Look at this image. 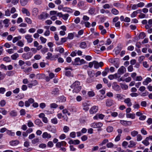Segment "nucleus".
Returning a JSON list of instances; mask_svg holds the SVG:
<instances>
[{
    "label": "nucleus",
    "instance_id": "f257e3e1",
    "mask_svg": "<svg viewBox=\"0 0 152 152\" xmlns=\"http://www.w3.org/2000/svg\"><path fill=\"white\" fill-rule=\"evenodd\" d=\"M70 87L73 89V93L77 94L79 93L82 88L80 82L78 81H76L73 83L71 86Z\"/></svg>",
    "mask_w": 152,
    "mask_h": 152
},
{
    "label": "nucleus",
    "instance_id": "f03ea898",
    "mask_svg": "<svg viewBox=\"0 0 152 152\" xmlns=\"http://www.w3.org/2000/svg\"><path fill=\"white\" fill-rule=\"evenodd\" d=\"M47 56L45 58L47 59H50L51 61L56 60L58 57V55L56 54L52 55V53L50 52H48L47 54Z\"/></svg>",
    "mask_w": 152,
    "mask_h": 152
},
{
    "label": "nucleus",
    "instance_id": "7ed1b4c3",
    "mask_svg": "<svg viewBox=\"0 0 152 152\" xmlns=\"http://www.w3.org/2000/svg\"><path fill=\"white\" fill-rule=\"evenodd\" d=\"M75 64L76 65H81L86 63V61L83 59H80L79 57L75 59Z\"/></svg>",
    "mask_w": 152,
    "mask_h": 152
},
{
    "label": "nucleus",
    "instance_id": "20e7f679",
    "mask_svg": "<svg viewBox=\"0 0 152 152\" xmlns=\"http://www.w3.org/2000/svg\"><path fill=\"white\" fill-rule=\"evenodd\" d=\"M90 126L94 128H99L102 126L103 124L100 122H94L91 123Z\"/></svg>",
    "mask_w": 152,
    "mask_h": 152
},
{
    "label": "nucleus",
    "instance_id": "39448f33",
    "mask_svg": "<svg viewBox=\"0 0 152 152\" xmlns=\"http://www.w3.org/2000/svg\"><path fill=\"white\" fill-rule=\"evenodd\" d=\"M125 96L121 94H118L115 95V98L118 101H122L124 99Z\"/></svg>",
    "mask_w": 152,
    "mask_h": 152
},
{
    "label": "nucleus",
    "instance_id": "423d86ee",
    "mask_svg": "<svg viewBox=\"0 0 152 152\" xmlns=\"http://www.w3.org/2000/svg\"><path fill=\"white\" fill-rule=\"evenodd\" d=\"M120 123L121 125L125 126H131L132 124V121L124 120H120Z\"/></svg>",
    "mask_w": 152,
    "mask_h": 152
},
{
    "label": "nucleus",
    "instance_id": "0eeeda50",
    "mask_svg": "<svg viewBox=\"0 0 152 152\" xmlns=\"http://www.w3.org/2000/svg\"><path fill=\"white\" fill-rule=\"evenodd\" d=\"M49 15L46 12H42L38 16L39 20H45L48 17Z\"/></svg>",
    "mask_w": 152,
    "mask_h": 152
},
{
    "label": "nucleus",
    "instance_id": "6e6552de",
    "mask_svg": "<svg viewBox=\"0 0 152 152\" xmlns=\"http://www.w3.org/2000/svg\"><path fill=\"white\" fill-rule=\"evenodd\" d=\"M94 63V67L95 69H98L100 67H102L103 65V63L102 62H100L98 63L97 61H93Z\"/></svg>",
    "mask_w": 152,
    "mask_h": 152
},
{
    "label": "nucleus",
    "instance_id": "1a4fd4ad",
    "mask_svg": "<svg viewBox=\"0 0 152 152\" xmlns=\"http://www.w3.org/2000/svg\"><path fill=\"white\" fill-rule=\"evenodd\" d=\"M33 53L31 52H28L26 53H24L22 55V57L26 60L31 58L33 56Z\"/></svg>",
    "mask_w": 152,
    "mask_h": 152
},
{
    "label": "nucleus",
    "instance_id": "9d476101",
    "mask_svg": "<svg viewBox=\"0 0 152 152\" xmlns=\"http://www.w3.org/2000/svg\"><path fill=\"white\" fill-rule=\"evenodd\" d=\"M98 107L97 106L94 105L92 106L89 110L91 114H93L96 113L98 110Z\"/></svg>",
    "mask_w": 152,
    "mask_h": 152
},
{
    "label": "nucleus",
    "instance_id": "9b49d317",
    "mask_svg": "<svg viewBox=\"0 0 152 152\" xmlns=\"http://www.w3.org/2000/svg\"><path fill=\"white\" fill-rule=\"evenodd\" d=\"M38 84V81L36 80H32L31 83L28 84L27 86L29 88H32L33 86H37Z\"/></svg>",
    "mask_w": 152,
    "mask_h": 152
},
{
    "label": "nucleus",
    "instance_id": "f8f14e48",
    "mask_svg": "<svg viewBox=\"0 0 152 152\" xmlns=\"http://www.w3.org/2000/svg\"><path fill=\"white\" fill-rule=\"evenodd\" d=\"M126 72V68L123 66H121L118 69L117 72L118 74L120 75H122Z\"/></svg>",
    "mask_w": 152,
    "mask_h": 152
},
{
    "label": "nucleus",
    "instance_id": "ddd939ff",
    "mask_svg": "<svg viewBox=\"0 0 152 152\" xmlns=\"http://www.w3.org/2000/svg\"><path fill=\"white\" fill-rule=\"evenodd\" d=\"M34 102V100L32 98H30L28 100L25 102V105L26 107H29L30 104L33 103Z\"/></svg>",
    "mask_w": 152,
    "mask_h": 152
},
{
    "label": "nucleus",
    "instance_id": "4468645a",
    "mask_svg": "<svg viewBox=\"0 0 152 152\" xmlns=\"http://www.w3.org/2000/svg\"><path fill=\"white\" fill-rule=\"evenodd\" d=\"M25 37L28 43H31L33 41V38L32 37L31 35L27 34L25 35Z\"/></svg>",
    "mask_w": 152,
    "mask_h": 152
},
{
    "label": "nucleus",
    "instance_id": "2eb2a0df",
    "mask_svg": "<svg viewBox=\"0 0 152 152\" xmlns=\"http://www.w3.org/2000/svg\"><path fill=\"white\" fill-rule=\"evenodd\" d=\"M114 104L113 100L110 99H107L105 101L106 105L107 107H110Z\"/></svg>",
    "mask_w": 152,
    "mask_h": 152
},
{
    "label": "nucleus",
    "instance_id": "dca6fc26",
    "mask_svg": "<svg viewBox=\"0 0 152 152\" xmlns=\"http://www.w3.org/2000/svg\"><path fill=\"white\" fill-rule=\"evenodd\" d=\"M83 109L85 111H87L89 109V105L86 102H83L82 104Z\"/></svg>",
    "mask_w": 152,
    "mask_h": 152
},
{
    "label": "nucleus",
    "instance_id": "f3484780",
    "mask_svg": "<svg viewBox=\"0 0 152 152\" xmlns=\"http://www.w3.org/2000/svg\"><path fill=\"white\" fill-rule=\"evenodd\" d=\"M124 102L127 104L128 107H130L132 105V103L131 102V100L129 98L125 99L124 100Z\"/></svg>",
    "mask_w": 152,
    "mask_h": 152
},
{
    "label": "nucleus",
    "instance_id": "a211bd4d",
    "mask_svg": "<svg viewBox=\"0 0 152 152\" xmlns=\"http://www.w3.org/2000/svg\"><path fill=\"white\" fill-rule=\"evenodd\" d=\"M51 94L53 95L56 96L59 94V89L58 88H53L51 91Z\"/></svg>",
    "mask_w": 152,
    "mask_h": 152
},
{
    "label": "nucleus",
    "instance_id": "6ab92c4d",
    "mask_svg": "<svg viewBox=\"0 0 152 152\" xmlns=\"http://www.w3.org/2000/svg\"><path fill=\"white\" fill-rule=\"evenodd\" d=\"M57 116L58 118L59 119L63 118V119L66 121L67 120V117L66 115H63L61 113H58L57 114Z\"/></svg>",
    "mask_w": 152,
    "mask_h": 152
},
{
    "label": "nucleus",
    "instance_id": "aec40b11",
    "mask_svg": "<svg viewBox=\"0 0 152 152\" xmlns=\"http://www.w3.org/2000/svg\"><path fill=\"white\" fill-rule=\"evenodd\" d=\"M113 88L115 91H119L120 90L119 86L116 82L114 83L112 85Z\"/></svg>",
    "mask_w": 152,
    "mask_h": 152
},
{
    "label": "nucleus",
    "instance_id": "412c9836",
    "mask_svg": "<svg viewBox=\"0 0 152 152\" xmlns=\"http://www.w3.org/2000/svg\"><path fill=\"white\" fill-rule=\"evenodd\" d=\"M22 13L23 14H25L26 16H30V13L28 10L25 8H23L21 10Z\"/></svg>",
    "mask_w": 152,
    "mask_h": 152
},
{
    "label": "nucleus",
    "instance_id": "4be33fe9",
    "mask_svg": "<svg viewBox=\"0 0 152 152\" xmlns=\"http://www.w3.org/2000/svg\"><path fill=\"white\" fill-rule=\"evenodd\" d=\"M42 137L44 139H50L51 138V134L46 132H44L42 134Z\"/></svg>",
    "mask_w": 152,
    "mask_h": 152
},
{
    "label": "nucleus",
    "instance_id": "5701e85b",
    "mask_svg": "<svg viewBox=\"0 0 152 152\" xmlns=\"http://www.w3.org/2000/svg\"><path fill=\"white\" fill-rule=\"evenodd\" d=\"M32 13L33 16H36L39 13V10L37 8H34L33 9Z\"/></svg>",
    "mask_w": 152,
    "mask_h": 152
},
{
    "label": "nucleus",
    "instance_id": "b1692460",
    "mask_svg": "<svg viewBox=\"0 0 152 152\" xmlns=\"http://www.w3.org/2000/svg\"><path fill=\"white\" fill-rule=\"evenodd\" d=\"M126 117L127 118H130L132 119H134L135 118V114L134 113H126Z\"/></svg>",
    "mask_w": 152,
    "mask_h": 152
},
{
    "label": "nucleus",
    "instance_id": "393cba45",
    "mask_svg": "<svg viewBox=\"0 0 152 152\" xmlns=\"http://www.w3.org/2000/svg\"><path fill=\"white\" fill-rule=\"evenodd\" d=\"M34 123L39 127H42L43 125V123L39 119L36 120L34 121Z\"/></svg>",
    "mask_w": 152,
    "mask_h": 152
},
{
    "label": "nucleus",
    "instance_id": "a878e982",
    "mask_svg": "<svg viewBox=\"0 0 152 152\" xmlns=\"http://www.w3.org/2000/svg\"><path fill=\"white\" fill-rule=\"evenodd\" d=\"M95 10V8L94 7L90 8L88 11V13L91 15H96Z\"/></svg>",
    "mask_w": 152,
    "mask_h": 152
},
{
    "label": "nucleus",
    "instance_id": "bb28decb",
    "mask_svg": "<svg viewBox=\"0 0 152 152\" xmlns=\"http://www.w3.org/2000/svg\"><path fill=\"white\" fill-rule=\"evenodd\" d=\"M151 79L150 77H148L143 82L142 84L144 85H147L149 83L151 82Z\"/></svg>",
    "mask_w": 152,
    "mask_h": 152
},
{
    "label": "nucleus",
    "instance_id": "cd10ccee",
    "mask_svg": "<svg viewBox=\"0 0 152 152\" xmlns=\"http://www.w3.org/2000/svg\"><path fill=\"white\" fill-rule=\"evenodd\" d=\"M63 11L69 13H72L73 12V10L72 9L69 7H64Z\"/></svg>",
    "mask_w": 152,
    "mask_h": 152
},
{
    "label": "nucleus",
    "instance_id": "c85d7f7f",
    "mask_svg": "<svg viewBox=\"0 0 152 152\" xmlns=\"http://www.w3.org/2000/svg\"><path fill=\"white\" fill-rule=\"evenodd\" d=\"M109 72V68L108 67H107L106 68L104 71L102 72V75L104 77L106 76L107 73Z\"/></svg>",
    "mask_w": 152,
    "mask_h": 152
},
{
    "label": "nucleus",
    "instance_id": "c756f323",
    "mask_svg": "<svg viewBox=\"0 0 152 152\" xmlns=\"http://www.w3.org/2000/svg\"><path fill=\"white\" fill-rule=\"evenodd\" d=\"M67 40V38H62L61 39V41L60 42H56V44L58 45L62 44L63 43L65 42Z\"/></svg>",
    "mask_w": 152,
    "mask_h": 152
},
{
    "label": "nucleus",
    "instance_id": "7c9ffc66",
    "mask_svg": "<svg viewBox=\"0 0 152 152\" xmlns=\"http://www.w3.org/2000/svg\"><path fill=\"white\" fill-rule=\"evenodd\" d=\"M148 138L146 137L145 139L142 141V143L145 146H147L150 144V143L148 142Z\"/></svg>",
    "mask_w": 152,
    "mask_h": 152
},
{
    "label": "nucleus",
    "instance_id": "2f4dec72",
    "mask_svg": "<svg viewBox=\"0 0 152 152\" xmlns=\"http://www.w3.org/2000/svg\"><path fill=\"white\" fill-rule=\"evenodd\" d=\"M111 12L113 14L115 15H117L119 13L118 11L115 8L112 9Z\"/></svg>",
    "mask_w": 152,
    "mask_h": 152
},
{
    "label": "nucleus",
    "instance_id": "473e14b6",
    "mask_svg": "<svg viewBox=\"0 0 152 152\" xmlns=\"http://www.w3.org/2000/svg\"><path fill=\"white\" fill-rule=\"evenodd\" d=\"M121 50V48L120 46H118L114 49L115 53L116 54H118Z\"/></svg>",
    "mask_w": 152,
    "mask_h": 152
},
{
    "label": "nucleus",
    "instance_id": "72a5a7b5",
    "mask_svg": "<svg viewBox=\"0 0 152 152\" xmlns=\"http://www.w3.org/2000/svg\"><path fill=\"white\" fill-rule=\"evenodd\" d=\"M10 145L13 146H15L18 145L19 143V142L17 140L12 141L10 142Z\"/></svg>",
    "mask_w": 152,
    "mask_h": 152
},
{
    "label": "nucleus",
    "instance_id": "f704fd0d",
    "mask_svg": "<svg viewBox=\"0 0 152 152\" xmlns=\"http://www.w3.org/2000/svg\"><path fill=\"white\" fill-rule=\"evenodd\" d=\"M80 47L82 49H85L87 47L86 43L85 42H81L79 45Z\"/></svg>",
    "mask_w": 152,
    "mask_h": 152
},
{
    "label": "nucleus",
    "instance_id": "c9c22d12",
    "mask_svg": "<svg viewBox=\"0 0 152 152\" xmlns=\"http://www.w3.org/2000/svg\"><path fill=\"white\" fill-rule=\"evenodd\" d=\"M21 37L20 36H19L18 37H16L13 38L12 40V42L13 43H15L17 41L21 39Z\"/></svg>",
    "mask_w": 152,
    "mask_h": 152
},
{
    "label": "nucleus",
    "instance_id": "e433bc0d",
    "mask_svg": "<svg viewBox=\"0 0 152 152\" xmlns=\"http://www.w3.org/2000/svg\"><path fill=\"white\" fill-rule=\"evenodd\" d=\"M56 50L57 51L61 53H63L64 50V49L61 47H59L56 48Z\"/></svg>",
    "mask_w": 152,
    "mask_h": 152
},
{
    "label": "nucleus",
    "instance_id": "4c0bfd02",
    "mask_svg": "<svg viewBox=\"0 0 152 152\" xmlns=\"http://www.w3.org/2000/svg\"><path fill=\"white\" fill-rule=\"evenodd\" d=\"M75 34V32L69 33L67 38L70 40L73 39L74 37Z\"/></svg>",
    "mask_w": 152,
    "mask_h": 152
},
{
    "label": "nucleus",
    "instance_id": "58836bf2",
    "mask_svg": "<svg viewBox=\"0 0 152 152\" xmlns=\"http://www.w3.org/2000/svg\"><path fill=\"white\" fill-rule=\"evenodd\" d=\"M58 100L59 102H63L66 101V98L65 96H62L59 97Z\"/></svg>",
    "mask_w": 152,
    "mask_h": 152
},
{
    "label": "nucleus",
    "instance_id": "ea45409f",
    "mask_svg": "<svg viewBox=\"0 0 152 152\" xmlns=\"http://www.w3.org/2000/svg\"><path fill=\"white\" fill-rule=\"evenodd\" d=\"M15 71H11L7 72L6 75L9 76H13L14 75Z\"/></svg>",
    "mask_w": 152,
    "mask_h": 152
},
{
    "label": "nucleus",
    "instance_id": "a19ab883",
    "mask_svg": "<svg viewBox=\"0 0 152 152\" xmlns=\"http://www.w3.org/2000/svg\"><path fill=\"white\" fill-rule=\"evenodd\" d=\"M129 143L130 144L128 146V147L129 148H132L134 146L136 145V143L132 140L130 141Z\"/></svg>",
    "mask_w": 152,
    "mask_h": 152
},
{
    "label": "nucleus",
    "instance_id": "79ce46f5",
    "mask_svg": "<svg viewBox=\"0 0 152 152\" xmlns=\"http://www.w3.org/2000/svg\"><path fill=\"white\" fill-rule=\"evenodd\" d=\"M28 0H20V2L22 6H25L27 4Z\"/></svg>",
    "mask_w": 152,
    "mask_h": 152
},
{
    "label": "nucleus",
    "instance_id": "37998d69",
    "mask_svg": "<svg viewBox=\"0 0 152 152\" xmlns=\"http://www.w3.org/2000/svg\"><path fill=\"white\" fill-rule=\"evenodd\" d=\"M6 133L7 134L11 136H14L15 134V133L11 130H7Z\"/></svg>",
    "mask_w": 152,
    "mask_h": 152
},
{
    "label": "nucleus",
    "instance_id": "c03bdc74",
    "mask_svg": "<svg viewBox=\"0 0 152 152\" xmlns=\"http://www.w3.org/2000/svg\"><path fill=\"white\" fill-rule=\"evenodd\" d=\"M100 12L102 14L106 13L107 14H110V11L108 10H105L104 9H102L100 10Z\"/></svg>",
    "mask_w": 152,
    "mask_h": 152
},
{
    "label": "nucleus",
    "instance_id": "a18cd8bd",
    "mask_svg": "<svg viewBox=\"0 0 152 152\" xmlns=\"http://www.w3.org/2000/svg\"><path fill=\"white\" fill-rule=\"evenodd\" d=\"M18 57L19 55L17 53H15L11 56V58L13 60H16Z\"/></svg>",
    "mask_w": 152,
    "mask_h": 152
},
{
    "label": "nucleus",
    "instance_id": "49530a36",
    "mask_svg": "<svg viewBox=\"0 0 152 152\" xmlns=\"http://www.w3.org/2000/svg\"><path fill=\"white\" fill-rule=\"evenodd\" d=\"M25 21L28 24H31L32 23V21L31 19L28 17H26L25 18Z\"/></svg>",
    "mask_w": 152,
    "mask_h": 152
},
{
    "label": "nucleus",
    "instance_id": "de8ad7c7",
    "mask_svg": "<svg viewBox=\"0 0 152 152\" xmlns=\"http://www.w3.org/2000/svg\"><path fill=\"white\" fill-rule=\"evenodd\" d=\"M69 16V15L68 14H65L63 15L62 18L64 20L66 21L68 19Z\"/></svg>",
    "mask_w": 152,
    "mask_h": 152
},
{
    "label": "nucleus",
    "instance_id": "09e8293b",
    "mask_svg": "<svg viewBox=\"0 0 152 152\" xmlns=\"http://www.w3.org/2000/svg\"><path fill=\"white\" fill-rule=\"evenodd\" d=\"M10 114L12 116H15L17 115V112L15 110H12L10 112Z\"/></svg>",
    "mask_w": 152,
    "mask_h": 152
},
{
    "label": "nucleus",
    "instance_id": "8fccbe9b",
    "mask_svg": "<svg viewBox=\"0 0 152 152\" xmlns=\"http://www.w3.org/2000/svg\"><path fill=\"white\" fill-rule=\"evenodd\" d=\"M113 128L112 126H109L107 128V132L109 133L113 131Z\"/></svg>",
    "mask_w": 152,
    "mask_h": 152
},
{
    "label": "nucleus",
    "instance_id": "3c124183",
    "mask_svg": "<svg viewBox=\"0 0 152 152\" xmlns=\"http://www.w3.org/2000/svg\"><path fill=\"white\" fill-rule=\"evenodd\" d=\"M39 140V139L38 138H35L34 139H33L32 141V143L33 144H35L36 143L38 142Z\"/></svg>",
    "mask_w": 152,
    "mask_h": 152
},
{
    "label": "nucleus",
    "instance_id": "603ef678",
    "mask_svg": "<svg viewBox=\"0 0 152 152\" xmlns=\"http://www.w3.org/2000/svg\"><path fill=\"white\" fill-rule=\"evenodd\" d=\"M48 48L44 47L41 50V51L42 54H44L47 52L48 51Z\"/></svg>",
    "mask_w": 152,
    "mask_h": 152
},
{
    "label": "nucleus",
    "instance_id": "864d4df0",
    "mask_svg": "<svg viewBox=\"0 0 152 152\" xmlns=\"http://www.w3.org/2000/svg\"><path fill=\"white\" fill-rule=\"evenodd\" d=\"M138 132L136 131H133L131 132V135L133 137H135L138 134Z\"/></svg>",
    "mask_w": 152,
    "mask_h": 152
},
{
    "label": "nucleus",
    "instance_id": "5fc2aeb1",
    "mask_svg": "<svg viewBox=\"0 0 152 152\" xmlns=\"http://www.w3.org/2000/svg\"><path fill=\"white\" fill-rule=\"evenodd\" d=\"M40 40L41 42L43 44L45 43L47 41L46 39L42 36H41L40 37Z\"/></svg>",
    "mask_w": 152,
    "mask_h": 152
},
{
    "label": "nucleus",
    "instance_id": "6e6d98bb",
    "mask_svg": "<svg viewBox=\"0 0 152 152\" xmlns=\"http://www.w3.org/2000/svg\"><path fill=\"white\" fill-rule=\"evenodd\" d=\"M88 94L89 97H92L95 95V93L93 91H91L88 92Z\"/></svg>",
    "mask_w": 152,
    "mask_h": 152
},
{
    "label": "nucleus",
    "instance_id": "4d7b16f0",
    "mask_svg": "<svg viewBox=\"0 0 152 152\" xmlns=\"http://www.w3.org/2000/svg\"><path fill=\"white\" fill-rule=\"evenodd\" d=\"M88 75L90 77H94L95 75L94 73L92 71H89L88 72Z\"/></svg>",
    "mask_w": 152,
    "mask_h": 152
},
{
    "label": "nucleus",
    "instance_id": "13d9d810",
    "mask_svg": "<svg viewBox=\"0 0 152 152\" xmlns=\"http://www.w3.org/2000/svg\"><path fill=\"white\" fill-rule=\"evenodd\" d=\"M63 131L65 133H67L69 130V128L67 126H64L63 129Z\"/></svg>",
    "mask_w": 152,
    "mask_h": 152
},
{
    "label": "nucleus",
    "instance_id": "bf43d9fd",
    "mask_svg": "<svg viewBox=\"0 0 152 152\" xmlns=\"http://www.w3.org/2000/svg\"><path fill=\"white\" fill-rule=\"evenodd\" d=\"M137 12L136 11H134L130 15V16L132 18H133L136 17L137 15Z\"/></svg>",
    "mask_w": 152,
    "mask_h": 152
},
{
    "label": "nucleus",
    "instance_id": "052dcab7",
    "mask_svg": "<svg viewBox=\"0 0 152 152\" xmlns=\"http://www.w3.org/2000/svg\"><path fill=\"white\" fill-rule=\"evenodd\" d=\"M27 126L28 127H31L34 126V124L31 121L29 120L28 121Z\"/></svg>",
    "mask_w": 152,
    "mask_h": 152
},
{
    "label": "nucleus",
    "instance_id": "680f3d73",
    "mask_svg": "<svg viewBox=\"0 0 152 152\" xmlns=\"http://www.w3.org/2000/svg\"><path fill=\"white\" fill-rule=\"evenodd\" d=\"M146 36L145 33L144 32H141L139 34V38L143 39Z\"/></svg>",
    "mask_w": 152,
    "mask_h": 152
},
{
    "label": "nucleus",
    "instance_id": "e2e57ef3",
    "mask_svg": "<svg viewBox=\"0 0 152 152\" xmlns=\"http://www.w3.org/2000/svg\"><path fill=\"white\" fill-rule=\"evenodd\" d=\"M16 45L20 47H23L24 46V44L20 40L17 42Z\"/></svg>",
    "mask_w": 152,
    "mask_h": 152
},
{
    "label": "nucleus",
    "instance_id": "0e129e2a",
    "mask_svg": "<svg viewBox=\"0 0 152 152\" xmlns=\"http://www.w3.org/2000/svg\"><path fill=\"white\" fill-rule=\"evenodd\" d=\"M108 142V139H105L100 144H99V145L100 146H102L106 144V143Z\"/></svg>",
    "mask_w": 152,
    "mask_h": 152
},
{
    "label": "nucleus",
    "instance_id": "69168bd1",
    "mask_svg": "<svg viewBox=\"0 0 152 152\" xmlns=\"http://www.w3.org/2000/svg\"><path fill=\"white\" fill-rule=\"evenodd\" d=\"M121 86L122 89L124 90H127L128 88V86L125 84H122Z\"/></svg>",
    "mask_w": 152,
    "mask_h": 152
},
{
    "label": "nucleus",
    "instance_id": "338daca9",
    "mask_svg": "<svg viewBox=\"0 0 152 152\" xmlns=\"http://www.w3.org/2000/svg\"><path fill=\"white\" fill-rule=\"evenodd\" d=\"M51 122L54 124H56L58 123V120L56 118H55L51 120Z\"/></svg>",
    "mask_w": 152,
    "mask_h": 152
},
{
    "label": "nucleus",
    "instance_id": "774afa93",
    "mask_svg": "<svg viewBox=\"0 0 152 152\" xmlns=\"http://www.w3.org/2000/svg\"><path fill=\"white\" fill-rule=\"evenodd\" d=\"M5 15L6 16H10L11 15L10 12V10L9 9H7L6 10H5Z\"/></svg>",
    "mask_w": 152,
    "mask_h": 152
}]
</instances>
